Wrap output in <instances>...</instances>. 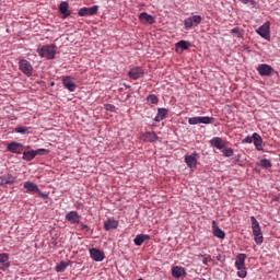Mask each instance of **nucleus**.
Returning <instances> with one entry per match:
<instances>
[{
    "instance_id": "1",
    "label": "nucleus",
    "mask_w": 280,
    "mask_h": 280,
    "mask_svg": "<svg viewBox=\"0 0 280 280\" xmlns=\"http://www.w3.org/2000/svg\"><path fill=\"white\" fill-rule=\"evenodd\" d=\"M57 49L55 44H45L42 48H37V54L39 57H46V59H55Z\"/></svg>"
},
{
    "instance_id": "2",
    "label": "nucleus",
    "mask_w": 280,
    "mask_h": 280,
    "mask_svg": "<svg viewBox=\"0 0 280 280\" xmlns=\"http://www.w3.org/2000/svg\"><path fill=\"white\" fill-rule=\"evenodd\" d=\"M250 222H252L253 235H254L255 243L262 244L264 243L262 232H261V228H260L259 222L257 221L256 217H250Z\"/></svg>"
},
{
    "instance_id": "3",
    "label": "nucleus",
    "mask_w": 280,
    "mask_h": 280,
    "mask_svg": "<svg viewBox=\"0 0 280 280\" xmlns=\"http://www.w3.org/2000/svg\"><path fill=\"white\" fill-rule=\"evenodd\" d=\"M19 69L22 73H24L27 78H31V75L34 72V66H32V62L27 59H21L19 60Z\"/></svg>"
},
{
    "instance_id": "4",
    "label": "nucleus",
    "mask_w": 280,
    "mask_h": 280,
    "mask_svg": "<svg viewBox=\"0 0 280 280\" xmlns=\"http://www.w3.org/2000/svg\"><path fill=\"white\" fill-rule=\"evenodd\" d=\"M199 159H200V155L198 154V152L194 151L191 154L185 155V163L189 167V170L194 171L198 165Z\"/></svg>"
},
{
    "instance_id": "5",
    "label": "nucleus",
    "mask_w": 280,
    "mask_h": 280,
    "mask_svg": "<svg viewBox=\"0 0 280 280\" xmlns=\"http://www.w3.org/2000/svg\"><path fill=\"white\" fill-rule=\"evenodd\" d=\"M24 187L28 192H37L39 197L46 199L48 198L47 192L40 191L39 187L34 184V182H24Z\"/></svg>"
},
{
    "instance_id": "6",
    "label": "nucleus",
    "mask_w": 280,
    "mask_h": 280,
    "mask_svg": "<svg viewBox=\"0 0 280 280\" xmlns=\"http://www.w3.org/2000/svg\"><path fill=\"white\" fill-rule=\"evenodd\" d=\"M201 21L202 16L200 15L188 16L184 20L185 30H190V27L199 26V24H201Z\"/></svg>"
},
{
    "instance_id": "7",
    "label": "nucleus",
    "mask_w": 280,
    "mask_h": 280,
    "mask_svg": "<svg viewBox=\"0 0 280 280\" xmlns=\"http://www.w3.org/2000/svg\"><path fill=\"white\" fill-rule=\"evenodd\" d=\"M215 119L214 118H209V116H196L194 118L188 119L189 125H198V124H214Z\"/></svg>"
},
{
    "instance_id": "8",
    "label": "nucleus",
    "mask_w": 280,
    "mask_h": 280,
    "mask_svg": "<svg viewBox=\"0 0 280 280\" xmlns=\"http://www.w3.org/2000/svg\"><path fill=\"white\" fill-rule=\"evenodd\" d=\"M256 32L258 33V35H260V37L265 38L266 40H270L269 22H265V24H262V26H259L258 30H256Z\"/></svg>"
},
{
    "instance_id": "9",
    "label": "nucleus",
    "mask_w": 280,
    "mask_h": 280,
    "mask_svg": "<svg viewBox=\"0 0 280 280\" xmlns=\"http://www.w3.org/2000/svg\"><path fill=\"white\" fill-rule=\"evenodd\" d=\"M98 10V5H92V8H81L79 9V16H93L96 15Z\"/></svg>"
},
{
    "instance_id": "10",
    "label": "nucleus",
    "mask_w": 280,
    "mask_h": 280,
    "mask_svg": "<svg viewBox=\"0 0 280 280\" xmlns=\"http://www.w3.org/2000/svg\"><path fill=\"white\" fill-rule=\"evenodd\" d=\"M129 78L137 80L140 78H143L144 70L140 66H135V68H131L128 72Z\"/></svg>"
},
{
    "instance_id": "11",
    "label": "nucleus",
    "mask_w": 280,
    "mask_h": 280,
    "mask_svg": "<svg viewBox=\"0 0 280 280\" xmlns=\"http://www.w3.org/2000/svg\"><path fill=\"white\" fill-rule=\"evenodd\" d=\"M62 84L65 89L69 90V92H74L77 89V84L74 83L71 75L62 77Z\"/></svg>"
},
{
    "instance_id": "12",
    "label": "nucleus",
    "mask_w": 280,
    "mask_h": 280,
    "mask_svg": "<svg viewBox=\"0 0 280 280\" xmlns=\"http://www.w3.org/2000/svg\"><path fill=\"white\" fill-rule=\"evenodd\" d=\"M90 256L92 257L93 261H104L105 254L102 249L98 248H91Z\"/></svg>"
},
{
    "instance_id": "13",
    "label": "nucleus",
    "mask_w": 280,
    "mask_h": 280,
    "mask_svg": "<svg viewBox=\"0 0 280 280\" xmlns=\"http://www.w3.org/2000/svg\"><path fill=\"white\" fill-rule=\"evenodd\" d=\"M172 276L175 279H180L187 276V271L185 270L184 266H173Z\"/></svg>"
},
{
    "instance_id": "14",
    "label": "nucleus",
    "mask_w": 280,
    "mask_h": 280,
    "mask_svg": "<svg viewBox=\"0 0 280 280\" xmlns=\"http://www.w3.org/2000/svg\"><path fill=\"white\" fill-rule=\"evenodd\" d=\"M81 217L78 211H69L66 214V221L70 222V224H80Z\"/></svg>"
},
{
    "instance_id": "15",
    "label": "nucleus",
    "mask_w": 280,
    "mask_h": 280,
    "mask_svg": "<svg viewBox=\"0 0 280 280\" xmlns=\"http://www.w3.org/2000/svg\"><path fill=\"white\" fill-rule=\"evenodd\" d=\"M8 151L14 152L15 154H21V152L24 151V147L18 141H11V143L8 144Z\"/></svg>"
},
{
    "instance_id": "16",
    "label": "nucleus",
    "mask_w": 280,
    "mask_h": 280,
    "mask_svg": "<svg viewBox=\"0 0 280 280\" xmlns=\"http://www.w3.org/2000/svg\"><path fill=\"white\" fill-rule=\"evenodd\" d=\"M10 268V255L9 254H0V270H8Z\"/></svg>"
},
{
    "instance_id": "17",
    "label": "nucleus",
    "mask_w": 280,
    "mask_h": 280,
    "mask_svg": "<svg viewBox=\"0 0 280 280\" xmlns=\"http://www.w3.org/2000/svg\"><path fill=\"white\" fill-rule=\"evenodd\" d=\"M59 12L62 15V19H67V16H71L72 11L69 9V3L68 2H61L59 4Z\"/></svg>"
},
{
    "instance_id": "18",
    "label": "nucleus",
    "mask_w": 280,
    "mask_h": 280,
    "mask_svg": "<svg viewBox=\"0 0 280 280\" xmlns=\"http://www.w3.org/2000/svg\"><path fill=\"white\" fill-rule=\"evenodd\" d=\"M210 145H212V148L222 149L223 151L225 148V141L222 140V138H220L219 136H215L214 138H212V140H210Z\"/></svg>"
},
{
    "instance_id": "19",
    "label": "nucleus",
    "mask_w": 280,
    "mask_h": 280,
    "mask_svg": "<svg viewBox=\"0 0 280 280\" xmlns=\"http://www.w3.org/2000/svg\"><path fill=\"white\" fill-rule=\"evenodd\" d=\"M119 226V221H116V219H107V221L104 222V230L109 232L110 230H116Z\"/></svg>"
},
{
    "instance_id": "20",
    "label": "nucleus",
    "mask_w": 280,
    "mask_h": 280,
    "mask_svg": "<svg viewBox=\"0 0 280 280\" xmlns=\"http://www.w3.org/2000/svg\"><path fill=\"white\" fill-rule=\"evenodd\" d=\"M253 139H254V145L257 149V151H264V147H262L264 140L261 136L258 135V132H254Z\"/></svg>"
},
{
    "instance_id": "21",
    "label": "nucleus",
    "mask_w": 280,
    "mask_h": 280,
    "mask_svg": "<svg viewBox=\"0 0 280 280\" xmlns=\"http://www.w3.org/2000/svg\"><path fill=\"white\" fill-rule=\"evenodd\" d=\"M246 259H247L246 254L236 255V260L234 262V266L237 268L238 271H240L241 268L245 267Z\"/></svg>"
},
{
    "instance_id": "22",
    "label": "nucleus",
    "mask_w": 280,
    "mask_h": 280,
    "mask_svg": "<svg viewBox=\"0 0 280 280\" xmlns=\"http://www.w3.org/2000/svg\"><path fill=\"white\" fill-rule=\"evenodd\" d=\"M257 72H259L260 75H270L272 73V66L259 65L257 67Z\"/></svg>"
},
{
    "instance_id": "23",
    "label": "nucleus",
    "mask_w": 280,
    "mask_h": 280,
    "mask_svg": "<svg viewBox=\"0 0 280 280\" xmlns=\"http://www.w3.org/2000/svg\"><path fill=\"white\" fill-rule=\"evenodd\" d=\"M212 232L218 238H225V232L219 228L215 221H212Z\"/></svg>"
},
{
    "instance_id": "24",
    "label": "nucleus",
    "mask_w": 280,
    "mask_h": 280,
    "mask_svg": "<svg viewBox=\"0 0 280 280\" xmlns=\"http://www.w3.org/2000/svg\"><path fill=\"white\" fill-rule=\"evenodd\" d=\"M151 236L144 233H140L133 238V243L136 246H141V244L144 243V241H150Z\"/></svg>"
},
{
    "instance_id": "25",
    "label": "nucleus",
    "mask_w": 280,
    "mask_h": 280,
    "mask_svg": "<svg viewBox=\"0 0 280 280\" xmlns=\"http://www.w3.org/2000/svg\"><path fill=\"white\" fill-rule=\"evenodd\" d=\"M167 113L168 110H166V108H159L158 114L154 118V121L156 122L163 121V119L167 118Z\"/></svg>"
},
{
    "instance_id": "26",
    "label": "nucleus",
    "mask_w": 280,
    "mask_h": 280,
    "mask_svg": "<svg viewBox=\"0 0 280 280\" xmlns=\"http://www.w3.org/2000/svg\"><path fill=\"white\" fill-rule=\"evenodd\" d=\"M15 182H16V178L12 175H3L1 177V186H7L8 184L12 185V184H15Z\"/></svg>"
},
{
    "instance_id": "27",
    "label": "nucleus",
    "mask_w": 280,
    "mask_h": 280,
    "mask_svg": "<svg viewBox=\"0 0 280 280\" xmlns=\"http://www.w3.org/2000/svg\"><path fill=\"white\" fill-rule=\"evenodd\" d=\"M142 140L149 142L158 141L159 136L156 135V132H144V135H142Z\"/></svg>"
},
{
    "instance_id": "28",
    "label": "nucleus",
    "mask_w": 280,
    "mask_h": 280,
    "mask_svg": "<svg viewBox=\"0 0 280 280\" xmlns=\"http://www.w3.org/2000/svg\"><path fill=\"white\" fill-rule=\"evenodd\" d=\"M139 20L148 22L149 24H154V22H155L154 16L153 15H149L145 12L140 13Z\"/></svg>"
},
{
    "instance_id": "29",
    "label": "nucleus",
    "mask_w": 280,
    "mask_h": 280,
    "mask_svg": "<svg viewBox=\"0 0 280 280\" xmlns=\"http://www.w3.org/2000/svg\"><path fill=\"white\" fill-rule=\"evenodd\" d=\"M36 156V151H24L23 152V159L26 160V162H31Z\"/></svg>"
},
{
    "instance_id": "30",
    "label": "nucleus",
    "mask_w": 280,
    "mask_h": 280,
    "mask_svg": "<svg viewBox=\"0 0 280 280\" xmlns=\"http://www.w3.org/2000/svg\"><path fill=\"white\" fill-rule=\"evenodd\" d=\"M147 102L150 105H156V103L159 102V97L155 94H149L148 97H147Z\"/></svg>"
},
{
    "instance_id": "31",
    "label": "nucleus",
    "mask_w": 280,
    "mask_h": 280,
    "mask_svg": "<svg viewBox=\"0 0 280 280\" xmlns=\"http://www.w3.org/2000/svg\"><path fill=\"white\" fill-rule=\"evenodd\" d=\"M248 271L246 270V261L244 262V266L242 268L238 269L237 271V276L238 278H246Z\"/></svg>"
},
{
    "instance_id": "32",
    "label": "nucleus",
    "mask_w": 280,
    "mask_h": 280,
    "mask_svg": "<svg viewBox=\"0 0 280 280\" xmlns=\"http://www.w3.org/2000/svg\"><path fill=\"white\" fill-rule=\"evenodd\" d=\"M231 33L234 37H237V38H241L243 37V33H242V30L241 27L236 26V27H233V30H231Z\"/></svg>"
},
{
    "instance_id": "33",
    "label": "nucleus",
    "mask_w": 280,
    "mask_h": 280,
    "mask_svg": "<svg viewBox=\"0 0 280 280\" xmlns=\"http://www.w3.org/2000/svg\"><path fill=\"white\" fill-rule=\"evenodd\" d=\"M260 165L265 167V170H269V167H272V163L267 158H262V160H260Z\"/></svg>"
},
{
    "instance_id": "34",
    "label": "nucleus",
    "mask_w": 280,
    "mask_h": 280,
    "mask_svg": "<svg viewBox=\"0 0 280 280\" xmlns=\"http://www.w3.org/2000/svg\"><path fill=\"white\" fill-rule=\"evenodd\" d=\"M67 267H68V262H65V260H61V262L56 266V272H65Z\"/></svg>"
},
{
    "instance_id": "35",
    "label": "nucleus",
    "mask_w": 280,
    "mask_h": 280,
    "mask_svg": "<svg viewBox=\"0 0 280 280\" xmlns=\"http://www.w3.org/2000/svg\"><path fill=\"white\" fill-rule=\"evenodd\" d=\"M222 153H223V156L231 158L234 154V149H232L231 147L225 149V147H223Z\"/></svg>"
},
{
    "instance_id": "36",
    "label": "nucleus",
    "mask_w": 280,
    "mask_h": 280,
    "mask_svg": "<svg viewBox=\"0 0 280 280\" xmlns=\"http://www.w3.org/2000/svg\"><path fill=\"white\" fill-rule=\"evenodd\" d=\"M30 130V127H15V132H19L20 135H27Z\"/></svg>"
},
{
    "instance_id": "37",
    "label": "nucleus",
    "mask_w": 280,
    "mask_h": 280,
    "mask_svg": "<svg viewBox=\"0 0 280 280\" xmlns=\"http://www.w3.org/2000/svg\"><path fill=\"white\" fill-rule=\"evenodd\" d=\"M177 48H182V49H188L190 46V43H188L187 40H179L176 44Z\"/></svg>"
},
{
    "instance_id": "38",
    "label": "nucleus",
    "mask_w": 280,
    "mask_h": 280,
    "mask_svg": "<svg viewBox=\"0 0 280 280\" xmlns=\"http://www.w3.org/2000/svg\"><path fill=\"white\" fill-rule=\"evenodd\" d=\"M48 149H37L36 151H35V156H37V154H40V155H43V154H48Z\"/></svg>"
},
{
    "instance_id": "39",
    "label": "nucleus",
    "mask_w": 280,
    "mask_h": 280,
    "mask_svg": "<svg viewBox=\"0 0 280 280\" xmlns=\"http://www.w3.org/2000/svg\"><path fill=\"white\" fill-rule=\"evenodd\" d=\"M79 226L81 228V230H83L84 232H90V228L88 224H84V222H80L79 221Z\"/></svg>"
},
{
    "instance_id": "40",
    "label": "nucleus",
    "mask_w": 280,
    "mask_h": 280,
    "mask_svg": "<svg viewBox=\"0 0 280 280\" xmlns=\"http://www.w3.org/2000/svg\"><path fill=\"white\" fill-rule=\"evenodd\" d=\"M253 136H246L244 140H242V143H253Z\"/></svg>"
},
{
    "instance_id": "41",
    "label": "nucleus",
    "mask_w": 280,
    "mask_h": 280,
    "mask_svg": "<svg viewBox=\"0 0 280 280\" xmlns=\"http://www.w3.org/2000/svg\"><path fill=\"white\" fill-rule=\"evenodd\" d=\"M115 108H116L115 105H112V104L105 105V109H106V110H109L110 113H114Z\"/></svg>"
},
{
    "instance_id": "42",
    "label": "nucleus",
    "mask_w": 280,
    "mask_h": 280,
    "mask_svg": "<svg viewBox=\"0 0 280 280\" xmlns=\"http://www.w3.org/2000/svg\"><path fill=\"white\" fill-rule=\"evenodd\" d=\"M241 2H242L243 4H248V3L255 4V0H241Z\"/></svg>"
},
{
    "instance_id": "43",
    "label": "nucleus",
    "mask_w": 280,
    "mask_h": 280,
    "mask_svg": "<svg viewBox=\"0 0 280 280\" xmlns=\"http://www.w3.org/2000/svg\"><path fill=\"white\" fill-rule=\"evenodd\" d=\"M208 261H209L208 257H205V259L202 260L203 265H208Z\"/></svg>"
},
{
    "instance_id": "44",
    "label": "nucleus",
    "mask_w": 280,
    "mask_h": 280,
    "mask_svg": "<svg viewBox=\"0 0 280 280\" xmlns=\"http://www.w3.org/2000/svg\"><path fill=\"white\" fill-rule=\"evenodd\" d=\"M126 89H130V84H125Z\"/></svg>"
},
{
    "instance_id": "45",
    "label": "nucleus",
    "mask_w": 280,
    "mask_h": 280,
    "mask_svg": "<svg viewBox=\"0 0 280 280\" xmlns=\"http://www.w3.org/2000/svg\"><path fill=\"white\" fill-rule=\"evenodd\" d=\"M127 97H130V94H128Z\"/></svg>"
}]
</instances>
